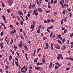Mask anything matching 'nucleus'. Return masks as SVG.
Instances as JSON below:
<instances>
[{
	"label": "nucleus",
	"mask_w": 73,
	"mask_h": 73,
	"mask_svg": "<svg viewBox=\"0 0 73 73\" xmlns=\"http://www.w3.org/2000/svg\"><path fill=\"white\" fill-rule=\"evenodd\" d=\"M60 58L62 60H63L62 55L60 54H59L58 56L57 57V58L58 61L59 60V59H60Z\"/></svg>",
	"instance_id": "1"
},
{
	"label": "nucleus",
	"mask_w": 73,
	"mask_h": 73,
	"mask_svg": "<svg viewBox=\"0 0 73 73\" xmlns=\"http://www.w3.org/2000/svg\"><path fill=\"white\" fill-rule=\"evenodd\" d=\"M8 2L10 5H11L12 4V3H13V1L12 0H9Z\"/></svg>",
	"instance_id": "2"
},
{
	"label": "nucleus",
	"mask_w": 73,
	"mask_h": 73,
	"mask_svg": "<svg viewBox=\"0 0 73 73\" xmlns=\"http://www.w3.org/2000/svg\"><path fill=\"white\" fill-rule=\"evenodd\" d=\"M38 11L39 12L41 13L42 12V9L40 7H38Z\"/></svg>",
	"instance_id": "3"
},
{
	"label": "nucleus",
	"mask_w": 73,
	"mask_h": 73,
	"mask_svg": "<svg viewBox=\"0 0 73 73\" xmlns=\"http://www.w3.org/2000/svg\"><path fill=\"white\" fill-rule=\"evenodd\" d=\"M67 6V5L66 4V3H65V4H64L63 5V4L62 5V8H66V7H66Z\"/></svg>",
	"instance_id": "4"
},
{
	"label": "nucleus",
	"mask_w": 73,
	"mask_h": 73,
	"mask_svg": "<svg viewBox=\"0 0 73 73\" xmlns=\"http://www.w3.org/2000/svg\"><path fill=\"white\" fill-rule=\"evenodd\" d=\"M1 2L2 6L3 7V8H4V7H5V4L4 3H3V2L2 0L1 1Z\"/></svg>",
	"instance_id": "5"
},
{
	"label": "nucleus",
	"mask_w": 73,
	"mask_h": 73,
	"mask_svg": "<svg viewBox=\"0 0 73 73\" xmlns=\"http://www.w3.org/2000/svg\"><path fill=\"white\" fill-rule=\"evenodd\" d=\"M0 46H1V49H2L3 48V42L0 43Z\"/></svg>",
	"instance_id": "6"
},
{
	"label": "nucleus",
	"mask_w": 73,
	"mask_h": 73,
	"mask_svg": "<svg viewBox=\"0 0 73 73\" xmlns=\"http://www.w3.org/2000/svg\"><path fill=\"white\" fill-rule=\"evenodd\" d=\"M55 48H56V49H59L60 48V46L59 45H58L57 46H55Z\"/></svg>",
	"instance_id": "7"
},
{
	"label": "nucleus",
	"mask_w": 73,
	"mask_h": 73,
	"mask_svg": "<svg viewBox=\"0 0 73 73\" xmlns=\"http://www.w3.org/2000/svg\"><path fill=\"white\" fill-rule=\"evenodd\" d=\"M62 48H62L63 50H64L66 48V46L64 45L62 46Z\"/></svg>",
	"instance_id": "8"
},
{
	"label": "nucleus",
	"mask_w": 73,
	"mask_h": 73,
	"mask_svg": "<svg viewBox=\"0 0 73 73\" xmlns=\"http://www.w3.org/2000/svg\"><path fill=\"white\" fill-rule=\"evenodd\" d=\"M35 28V25H32L31 26V27L30 28V29H33Z\"/></svg>",
	"instance_id": "9"
},
{
	"label": "nucleus",
	"mask_w": 73,
	"mask_h": 73,
	"mask_svg": "<svg viewBox=\"0 0 73 73\" xmlns=\"http://www.w3.org/2000/svg\"><path fill=\"white\" fill-rule=\"evenodd\" d=\"M43 64V63H42L38 62L37 63V66L38 67L39 65H42Z\"/></svg>",
	"instance_id": "10"
},
{
	"label": "nucleus",
	"mask_w": 73,
	"mask_h": 73,
	"mask_svg": "<svg viewBox=\"0 0 73 73\" xmlns=\"http://www.w3.org/2000/svg\"><path fill=\"white\" fill-rule=\"evenodd\" d=\"M25 54V56L26 60L27 61H28V57H27V53H26Z\"/></svg>",
	"instance_id": "11"
},
{
	"label": "nucleus",
	"mask_w": 73,
	"mask_h": 73,
	"mask_svg": "<svg viewBox=\"0 0 73 73\" xmlns=\"http://www.w3.org/2000/svg\"><path fill=\"white\" fill-rule=\"evenodd\" d=\"M55 64L56 65H58V66H60H60H61L60 64H59V63H58L57 62H56L55 63Z\"/></svg>",
	"instance_id": "12"
},
{
	"label": "nucleus",
	"mask_w": 73,
	"mask_h": 73,
	"mask_svg": "<svg viewBox=\"0 0 73 73\" xmlns=\"http://www.w3.org/2000/svg\"><path fill=\"white\" fill-rule=\"evenodd\" d=\"M52 62H51L50 64V66L49 67V69H50V68H52Z\"/></svg>",
	"instance_id": "13"
},
{
	"label": "nucleus",
	"mask_w": 73,
	"mask_h": 73,
	"mask_svg": "<svg viewBox=\"0 0 73 73\" xmlns=\"http://www.w3.org/2000/svg\"><path fill=\"white\" fill-rule=\"evenodd\" d=\"M66 12V10H64L63 12H62V14H64V15H65V13Z\"/></svg>",
	"instance_id": "14"
},
{
	"label": "nucleus",
	"mask_w": 73,
	"mask_h": 73,
	"mask_svg": "<svg viewBox=\"0 0 73 73\" xmlns=\"http://www.w3.org/2000/svg\"><path fill=\"white\" fill-rule=\"evenodd\" d=\"M42 61L43 64H45V59H42Z\"/></svg>",
	"instance_id": "15"
},
{
	"label": "nucleus",
	"mask_w": 73,
	"mask_h": 73,
	"mask_svg": "<svg viewBox=\"0 0 73 73\" xmlns=\"http://www.w3.org/2000/svg\"><path fill=\"white\" fill-rule=\"evenodd\" d=\"M41 50V48H38L36 52V53H38L39 52H40V50Z\"/></svg>",
	"instance_id": "16"
},
{
	"label": "nucleus",
	"mask_w": 73,
	"mask_h": 73,
	"mask_svg": "<svg viewBox=\"0 0 73 73\" xmlns=\"http://www.w3.org/2000/svg\"><path fill=\"white\" fill-rule=\"evenodd\" d=\"M40 29H38V30L37 31V32L38 33H40Z\"/></svg>",
	"instance_id": "17"
},
{
	"label": "nucleus",
	"mask_w": 73,
	"mask_h": 73,
	"mask_svg": "<svg viewBox=\"0 0 73 73\" xmlns=\"http://www.w3.org/2000/svg\"><path fill=\"white\" fill-rule=\"evenodd\" d=\"M35 69H36V70H39V69H40V68L38 67H35Z\"/></svg>",
	"instance_id": "18"
},
{
	"label": "nucleus",
	"mask_w": 73,
	"mask_h": 73,
	"mask_svg": "<svg viewBox=\"0 0 73 73\" xmlns=\"http://www.w3.org/2000/svg\"><path fill=\"white\" fill-rule=\"evenodd\" d=\"M7 45H8L9 43V39H8L7 41Z\"/></svg>",
	"instance_id": "19"
},
{
	"label": "nucleus",
	"mask_w": 73,
	"mask_h": 73,
	"mask_svg": "<svg viewBox=\"0 0 73 73\" xmlns=\"http://www.w3.org/2000/svg\"><path fill=\"white\" fill-rule=\"evenodd\" d=\"M54 4H57V0H56L53 1Z\"/></svg>",
	"instance_id": "20"
},
{
	"label": "nucleus",
	"mask_w": 73,
	"mask_h": 73,
	"mask_svg": "<svg viewBox=\"0 0 73 73\" xmlns=\"http://www.w3.org/2000/svg\"><path fill=\"white\" fill-rule=\"evenodd\" d=\"M63 21H64V22H65V23H66V21H67V19H66V18H64L63 19Z\"/></svg>",
	"instance_id": "21"
},
{
	"label": "nucleus",
	"mask_w": 73,
	"mask_h": 73,
	"mask_svg": "<svg viewBox=\"0 0 73 73\" xmlns=\"http://www.w3.org/2000/svg\"><path fill=\"white\" fill-rule=\"evenodd\" d=\"M52 35H53V33L51 32L50 34V38H51V37H52Z\"/></svg>",
	"instance_id": "22"
},
{
	"label": "nucleus",
	"mask_w": 73,
	"mask_h": 73,
	"mask_svg": "<svg viewBox=\"0 0 73 73\" xmlns=\"http://www.w3.org/2000/svg\"><path fill=\"white\" fill-rule=\"evenodd\" d=\"M58 43H60V44H61V45H62V42H61V41H60V40H58Z\"/></svg>",
	"instance_id": "23"
},
{
	"label": "nucleus",
	"mask_w": 73,
	"mask_h": 73,
	"mask_svg": "<svg viewBox=\"0 0 73 73\" xmlns=\"http://www.w3.org/2000/svg\"><path fill=\"white\" fill-rule=\"evenodd\" d=\"M14 33H15L13 31H11V32L10 33V35H11V34L13 35H14Z\"/></svg>",
	"instance_id": "24"
},
{
	"label": "nucleus",
	"mask_w": 73,
	"mask_h": 73,
	"mask_svg": "<svg viewBox=\"0 0 73 73\" xmlns=\"http://www.w3.org/2000/svg\"><path fill=\"white\" fill-rule=\"evenodd\" d=\"M50 20L48 19L47 20V23H48L49 24V23H50Z\"/></svg>",
	"instance_id": "25"
},
{
	"label": "nucleus",
	"mask_w": 73,
	"mask_h": 73,
	"mask_svg": "<svg viewBox=\"0 0 73 73\" xmlns=\"http://www.w3.org/2000/svg\"><path fill=\"white\" fill-rule=\"evenodd\" d=\"M50 22H51V23H53L54 22V21L53 19H52L50 20Z\"/></svg>",
	"instance_id": "26"
},
{
	"label": "nucleus",
	"mask_w": 73,
	"mask_h": 73,
	"mask_svg": "<svg viewBox=\"0 0 73 73\" xmlns=\"http://www.w3.org/2000/svg\"><path fill=\"white\" fill-rule=\"evenodd\" d=\"M18 66L19 70H20V69H21V67L20 66V64H18Z\"/></svg>",
	"instance_id": "27"
},
{
	"label": "nucleus",
	"mask_w": 73,
	"mask_h": 73,
	"mask_svg": "<svg viewBox=\"0 0 73 73\" xmlns=\"http://www.w3.org/2000/svg\"><path fill=\"white\" fill-rule=\"evenodd\" d=\"M36 22H35V21H33V24L35 25H36Z\"/></svg>",
	"instance_id": "28"
},
{
	"label": "nucleus",
	"mask_w": 73,
	"mask_h": 73,
	"mask_svg": "<svg viewBox=\"0 0 73 73\" xmlns=\"http://www.w3.org/2000/svg\"><path fill=\"white\" fill-rule=\"evenodd\" d=\"M59 68L58 66H55V70H56V69H57Z\"/></svg>",
	"instance_id": "29"
},
{
	"label": "nucleus",
	"mask_w": 73,
	"mask_h": 73,
	"mask_svg": "<svg viewBox=\"0 0 73 73\" xmlns=\"http://www.w3.org/2000/svg\"><path fill=\"white\" fill-rule=\"evenodd\" d=\"M33 56H34V57H35L36 56V53L34 52L33 54H32Z\"/></svg>",
	"instance_id": "30"
},
{
	"label": "nucleus",
	"mask_w": 73,
	"mask_h": 73,
	"mask_svg": "<svg viewBox=\"0 0 73 73\" xmlns=\"http://www.w3.org/2000/svg\"><path fill=\"white\" fill-rule=\"evenodd\" d=\"M63 24H64V21H63V19H62L61 21V24L62 25Z\"/></svg>",
	"instance_id": "31"
},
{
	"label": "nucleus",
	"mask_w": 73,
	"mask_h": 73,
	"mask_svg": "<svg viewBox=\"0 0 73 73\" xmlns=\"http://www.w3.org/2000/svg\"><path fill=\"white\" fill-rule=\"evenodd\" d=\"M9 27L11 28L12 29H13V26L11 25H9Z\"/></svg>",
	"instance_id": "32"
},
{
	"label": "nucleus",
	"mask_w": 73,
	"mask_h": 73,
	"mask_svg": "<svg viewBox=\"0 0 73 73\" xmlns=\"http://www.w3.org/2000/svg\"><path fill=\"white\" fill-rule=\"evenodd\" d=\"M24 48H25L26 50H28V48L27 46H24Z\"/></svg>",
	"instance_id": "33"
},
{
	"label": "nucleus",
	"mask_w": 73,
	"mask_h": 73,
	"mask_svg": "<svg viewBox=\"0 0 73 73\" xmlns=\"http://www.w3.org/2000/svg\"><path fill=\"white\" fill-rule=\"evenodd\" d=\"M45 45L46 46L49 47V44L48 43H45Z\"/></svg>",
	"instance_id": "34"
},
{
	"label": "nucleus",
	"mask_w": 73,
	"mask_h": 73,
	"mask_svg": "<svg viewBox=\"0 0 73 73\" xmlns=\"http://www.w3.org/2000/svg\"><path fill=\"white\" fill-rule=\"evenodd\" d=\"M19 37V36H18V35H16V39H17V40L18 39V37Z\"/></svg>",
	"instance_id": "35"
},
{
	"label": "nucleus",
	"mask_w": 73,
	"mask_h": 73,
	"mask_svg": "<svg viewBox=\"0 0 73 73\" xmlns=\"http://www.w3.org/2000/svg\"><path fill=\"white\" fill-rule=\"evenodd\" d=\"M34 61L35 62H36V63H37V59L36 58H35V59Z\"/></svg>",
	"instance_id": "36"
},
{
	"label": "nucleus",
	"mask_w": 73,
	"mask_h": 73,
	"mask_svg": "<svg viewBox=\"0 0 73 73\" xmlns=\"http://www.w3.org/2000/svg\"><path fill=\"white\" fill-rule=\"evenodd\" d=\"M1 36H3V31H2L1 33Z\"/></svg>",
	"instance_id": "37"
},
{
	"label": "nucleus",
	"mask_w": 73,
	"mask_h": 73,
	"mask_svg": "<svg viewBox=\"0 0 73 73\" xmlns=\"http://www.w3.org/2000/svg\"><path fill=\"white\" fill-rule=\"evenodd\" d=\"M37 9H35L34 11H33V12H34V13H36V12H37Z\"/></svg>",
	"instance_id": "38"
},
{
	"label": "nucleus",
	"mask_w": 73,
	"mask_h": 73,
	"mask_svg": "<svg viewBox=\"0 0 73 73\" xmlns=\"http://www.w3.org/2000/svg\"><path fill=\"white\" fill-rule=\"evenodd\" d=\"M48 48H49V47L46 46L44 47V49H47Z\"/></svg>",
	"instance_id": "39"
},
{
	"label": "nucleus",
	"mask_w": 73,
	"mask_h": 73,
	"mask_svg": "<svg viewBox=\"0 0 73 73\" xmlns=\"http://www.w3.org/2000/svg\"><path fill=\"white\" fill-rule=\"evenodd\" d=\"M21 25H23V21H21Z\"/></svg>",
	"instance_id": "40"
},
{
	"label": "nucleus",
	"mask_w": 73,
	"mask_h": 73,
	"mask_svg": "<svg viewBox=\"0 0 73 73\" xmlns=\"http://www.w3.org/2000/svg\"><path fill=\"white\" fill-rule=\"evenodd\" d=\"M2 17H3V19H4V20H5V19H5V16H4V15H3L2 16Z\"/></svg>",
	"instance_id": "41"
},
{
	"label": "nucleus",
	"mask_w": 73,
	"mask_h": 73,
	"mask_svg": "<svg viewBox=\"0 0 73 73\" xmlns=\"http://www.w3.org/2000/svg\"><path fill=\"white\" fill-rule=\"evenodd\" d=\"M14 48L15 49H17V46H16V45H14Z\"/></svg>",
	"instance_id": "42"
},
{
	"label": "nucleus",
	"mask_w": 73,
	"mask_h": 73,
	"mask_svg": "<svg viewBox=\"0 0 73 73\" xmlns=\"http://www.w3.org/2000/svg\"><path fill=\"white\" fill-rule=\"evenodd\" d=\"M68 13H69L70 14V17H72V13H70V12H69Z\"/></svg>",
	"instance_id": "43"
},
{
	"label": "nucleus",
	"mask_w": 73,
	"mask_h": 73,
	"mask_svg": "<svg viewBox=\"0 0 73 73\" xmlns=\"http://www.w3.org/2000/svg\"><path fill=\"white\" fill-rule=\"evenodd\" d=\"M21 39H22V40H24V38H23V36H22V35H21L20 36Z\"/></svg>",
	"instance_id": "44"
},
{
	"label": "nucleus",
	"mask_w": 73,
	"mask_h": 73,
	"mask_svg": "<svg viewBox=\"0 0 73 73\" xmlns=\"http://www.w3.org/2000/svg\"><path fill=\"white\" fill-rule=\"evenodd\" d=\"M67 31V30H66V29H64V33H66Z\"/></svg>",
	"instance_id": "45"
},
{
	"label": "nucleus",
	"mask_w": 73,
	"mask_h": 73,
	"mask_svg": "<svg viewBox=\"0 0 73 73\" xmlns=\"http://www.w3.org/2000/svg\"><path fill=\"white\" fill-rule=\"evenodd\" d=\"M43 38L44 40H46L47 38L46 37H45L44 36L43 37Z\"/></svg>",
	"instance_id": "46"
},
{
	"label": "nucleus",
	"mask_w": 73,
	"mask_h": 73,
	"mask_svg": "<svg viewBox=\"0 0 73 73\" xmlns=\"http://www.w3.org/2000/svg\"><path fill=\"white\" fill-rule=\"evenodd\" d=\"M29 70H31L32 69V66H29Z\"/></svg>",
	"instance_id": "47"
},
{
	"label": "nucleus",
	"mask_w": 73,
	"mask_h": 73,
	"mask_svg": "<svg viewBox=\"0 0 73 73\" xmlns=\"http://www.w3.org/2000/svg\"><path fill=\"white\" fill-rule=\"evenodd\" d=\"M65 38H64L63 40L62 41V42H63V43H64V42H65Z\"/></svg>",
	"instance_id": "48"
},
{
	"label": "nucleus",
	"mask_w": 73,
	"mask_h": 73,
	"mask_svg": "<svg viewBox=\"0 0 73 73\" xmlns=\"http://www.w3.org/2000/svg\"><path fill=\"white\" fill-rule=\"evenodd\" d=\"M62 29L63 31H64L65 29V27H62Z\"/></svg>",
	"instance_id": "49"
},
{
	"label": "nucleus",
	"mask_w": 73,
	"mask_h": 73,
	"mask_svg": "<svg viewBox=\"0 0 73 73\" xmlns=\"http://www.w3.org/2000/svg\"><path fill=\"white\" fill-rule=\"evenodd\" d=\"M7 12H8V13H9V12H10V10H9V9H7Z\"/></svg>",
	"instance_id": "50"
},
{
	"label": "nucleus",
	"mask_w": 73,
	"mask_h": 73,
	"mask_svg": "<svg viewBox=\"0 0 73 73\" xmlns=\"http://www.w3.org/2000/svg\"><path fill=\"white\" fill-rule=\"evenodd\" d=\"M19 11V13L20 14V15H21V13H23L21 12V11H19V10H18Z\"/></svg>",
	"instance_id": "51"
},
{
	"label": "nucleus",
	"mask_w": 73,
	"mask_h": 73,
	"mask_svg": "<svg viewBox=\"0 0 73 73\" xmlns=\"http://www.w3.org/2000/svg\"><path fill=\"white\" fill-rule=\"evenodd\" d=\"M60 3L61 5V6H62V5H63V4H62V1H60Z\"/></svg>",
	"instance_id": "52"
},
{
	"label": "nucleus",
	"mask_w": 73,
	"mask_h": 73,
	"mask_svg": "<svg viewBox=\"0 0 73 73\" xmlns=\"http://www.w3.org/2000/svg\"><path fill=\"white\" fill-rule=\"evenodd\" d=\"M16 54H17V56H19V57H20V55H19V54L18 52H16Z\"/></svg>",
	"instance_id": "53"
},
{
	"label": "nucleus",
	"mask_w": 73,
	"mask_h": 73,
	"mask_svg": "<svg viewBox=\"0 0 73 73\" xmlns=\"http://www.w3.org/2000/svg\"><path fill=\"white\" fill-rule=\"evenodd\" d=\"M3 40V38H0V41L2 42Z\"/></svg>",
	"instance_id": "54"
},
{
	"label": "nucleus",
	"mask_w": 73,
	"mask_h": 73,
	"mask_svg": "<svg viewBox=\"0 0 73 73\" xmlns=\"http://www.w3.org/2000/svg\"><path fill=\"white\" fill-rule=\"evenodd\" d=\"M35 15L36 16H37V15H38V13H37V12L35 13Z\"/></svg>",
	"instance_id": "55"
},
{
	"label": "nucleus",
	"mask_w": 73,
	"mask_h": 73,
	"mask_svg": "<svg viewBox=\"0 0 73 73\" xmlns=\"http://www.w3.org/2000/svg\"><path fill=\"white\" fill-rule=\"evenodd\" d=\"M38 29H41V25H40L38 26Z\"/></svg>",
	"instance_id": "56"
},
{
	"label": "nucleus",
	"mask_w": 73,
	"mask_h": 73,
	"mask_svg": "<svg viewBox=\"0 0 73 73\" xmlns=\"http://www.w3.org/2000/svg\"><path fill=\"white\" fill-rule=\"evenodd\" d=\"M36 3L37 4H39V2L38 0H36Z\"/></svg>",
	"instance_id": "57"
},
{
	"label": "nucleus",
	"mask_w": 73,
	"mask_h": 73,
	"mask_svg": "<svg viewBox=\"0 0 73 73\" xmlns=\"http://www.w3.org/2000/svg\"><path fill=\"white\" fill-rule=\"evenodd\" d=\"M17 20H20V17H18V16H17Z\"/></svg>",
	"instance_id": "58"
},
{
	"label": "nucleus",
	"mask_w": 73,
	"mask_h": 73,
	"mask_svg": "<svg viewBox=\"0 0 73 73\" xmlns=\"http://www.w3.org/2000/svg\"><path fill=\"white\" fill-rule=\"evenodd\" d=\"M27 70H28V68H27V66L25 68V70L26 71H27Z\"/></svg>",
	"instance_id": "59"
},
{
	"label": "nucleus",
	"mask_w": 73,
	"mask_h": 73,
	"mask_svg": "<svg viewBox=\"0 0 73 73\" xmlns=\"http://www.w3.org/2000/svg\"><path fill=\"white\" fill-rule=\"evenodd\" d=\"M15 64H16V65L17 66H18V63H17V62L15 61Z\"/></svg>",
	"instance_id": "60"
},
{
	"label": "nucleus",
	"mask_w": 73,
	"mask_h": 73,
	"mask_svg": "<svg viewBox=\"0 0 73 73\" xmlns=\"http://www.w3.org/2000/svg\"><path fill=\"white\" fill-rule=\"evenodd\" d=\"M21 72H22V73H26V71H25L24 70H22L21 71Z\"/></svg>",
	"instance_id": "61"
},
{
	"label": "nucleus",
	"mask_w": 73,
	"mask_h": 73,
	"mask_svg": "<svg viewBox=\"0 0 73 73\" xmlns=\"http://www.w3.org/2000/svg\"><path fill=\"white\" fill-rule=\"evenodd\" d=\"M70 70V68H67L66 69V70L67 71L69 70Z\"/></svg>",
	"instance_id": "62"
},
{
	"label": "nucleus",
	"mask_w": 73,
	"mask_h": 73,
	"mask_svg": "<svg viewBox=\"0 0 73 73\" xmlns=\"http://www.w3.org/2000/svg\"><path fill=\"white\" fill-rule=\"evenodd\" d=\"M73 33H72L71 35H70V36L71 37H73Z\"/></svg>",
	"instance_id": "63"
},
{
	"label": "nucleus",
	"mask_w": 73,
	"mask_h": 73,
	"mask_svg": "<svg viewBox=\"0 0 73 73\" xmlns=\"http://www.w3.org/2000/svg\"><path fill=\"white\" fill-rule=\"evenodd\" d=\"M29 73H32V70H29Z\"/></svg>",
	"instance_id": "64"
}]
</instances>
